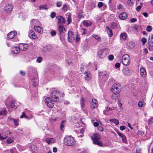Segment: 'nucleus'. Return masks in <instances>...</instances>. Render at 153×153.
<instances>
[{
    "mask_svg": "<svg viewBox=\"0 0 153 153\" xmlns=\"http://www.w3.org/2000/svg\"><path fill=\"white\" fill-rule=\"evenodd\" d=\"M64 95V93L58 91H54L52 92L51 94V97L55 102H58L59 101V97H63Z\"/></svg>",
    "mask_w": 153,
    "mask_h": 153,
    "instance_id": "obj_1",
    "label": "nucleus"
},
{
    "mask_svg": "<svg viewBox=\"0 0 153 153\" xmlns=\"http://www.w3.org/2000/svg\"><path fill=\"white\" fill-rule=\"evenodd\" d=\"M64 141L65 144L68 146H73L76 142L74 138L71 136H69L65 137Z\"/></svg>",
    "mask_w": 153,
    "mask_h": 153,
    "instance_id": "obj_2",
    "label": "nucleus"
},
{
    "mask_svg": "<svg viewBox=\"0 0 153 153\" xmlns=\"http://www.w3.org/2000/svg\"><path fill=\"white\" fill-rule=\"evenodd\" d=\"M92 139L93 140L94 143L95 144H97L101 146H102V144L101 141H99L101 138V136L98 133H95Z\"/></svg>",
    "mask_w": 153,
    "mask_h": 153,
    "instance_id": "obj_3",
    "label": "nucleus"
},
{
    "mask_svg": "<svg viewBox=\"0 0 153 153\" xmlns=\"http://www.w3.org/2000/svg\"><path fill=\"white\" fill-rule=\"evenodd\" d=\"M121 88V87L120 84L115 83L113 85L111 91L114 94H118L120 91Z\"/></svg>",
    "mask_w": 153,
    "mask_h": 153,
    "instance_id": "obj_4",
    "label": "nucleus"
},
{
    "mask_svg": "<svg viewBox=\"0 0 153 153\" xmlns=\"http://www.w3.org/2000/svg\"><path fill=\"white\" fill-rule=\"evenodd\" d=\"M130 57L128 54H125L122 56V62L123 65L126 66L129 65L130 62Z\"/></svg>",
    "mask_w": 153,
    "mask_h": 153,
    "instance_id": "obj_5",
    "label": "nucleus"
},
{
    "mask_svg": "<svg viewBox=\"0 0 153 153\" xmlns=\"http://www.w3.org/2000/svg\"><path fill=\"white\" fill-rule=\"evenodd\" d=\"M45 103L48 107L49 108H52L54 105V101L51 100L50 97H47L45 100Z\"/></svg>",
    "mask_w": 153,
    "mask_h": 153,
    "instance_id": "obj_6",
    "label": "nucleus"
},
{
    "mask_svg": "<svg viewBox=\"0 0 153 153\" xmlns=\"http://www.w3.org/2000/svg\"><path fill=\"white\" fill-rule=\"evenodd\" d=\"M148 42L149 45V49L150 51H153V35L151 34L149 35Z\"/></svg>",
    "mask_w": 153,
    "mask_h": 153,
    "instance_id": "obj_7",
    "label": "nucleus"
},
{
    "mask_svg": "<svg viewBox=\"0 0 153 153\" xmlns=\"http://www.w3.org/2000/svg\"><path fill=\"white\" fill-rule=\"evenodd\" d=\"M63 26V25H59L58 27V30L60 33V39H61L62 37L64 36V34L65 32V28Z\"/></svg>",
    "mask_w": 153,
    "mask_h": 153,
    "instance_id": "obj_8",
    "label": "nucleus"
},
{
    "mask_svg": "<svg viewBox=\"0 0 153 153\" xmlns=\"http://www.w3.org/2000/svg\"><path fill=\"white\" fill-rule=\"evenodd\" d=\"M12 134V133L11 132L9 131H7L5 132L4 136H1L0 134V140H4L9 136H11Z\"/></svg>",
    "mask_w": 153,
    "mask_h": 153,
    "instance_id": "obj_9",
    "label": "nucleus"
},
{
    "mask_svg": "<svg viewBox=\"0 0 153 153\" xmlns=\"http://www.w3.org/2000/svg\"><path fill=\"white\" fill-rule=\"evenodd\" d=\"M13 8L12 6L10 4H8L4 7V10L7 13H10L11 11Z\"/></svg>",
    "mask_w": 153,
    "mask_h": 153,
    "instance_id": "obj_10",
    "label": "nucleus"
},
{
    "mask_svg": "<svg viewBox=\"0 0 153 153\" xmlns=\"http://www.w3.org/2000/svg\"><path fill=\"white\" fill-rule=\"evenodd\" d=\"M28 36L29 37L32 39H38V37L36 35L34 32L32 30L29 32Z\"/></svg>",
    "mask_w": 153,
    "mask_h": 153,
    "instance_id": "obj_11",
    "label": "nucleus"
},
{
    "mask_svg": "<svg viewBox=\"0 0 153 153\" xmlns=\"http://www.w3.org/2000/svg\"><path fill=\"white\" fill-rule=\"evenodd\" d=\"M20 50L22 51H26L28 48V46L26 44H20L19 46Z\"/></svg>",
    "mask_w": 153,
    "mask_h": 153,
    "instance_id": "obj_12",
    "label": "nucleus"
},
{
    "mask_svg": "<svg viewBox=\"0 0 153 153\" xmlns=\"http://www.w3.org/2000/svg\"><path fill=\"white\" fill-rule=\"evenodd\" d=\"M93 105L91 106V108L94 109L96 108L98 106V102L95 99H93L92 100Z\"/></svg>",
    "mask_w": 153,
    "mask_h": 153,
    "instance_id": "obj_13",
    "label": "nucleus"
},
{
    "mask_svg": "<svg viewBox=\"0 0 153 153\" xmlns=\"http://www.w3.org/2000/svg\"><path fill=\"white\" fill-rule=\"evenodd\" d=\"M56 18L58 19V23H59L60 24H64L65 23V21L64 19L62 16H58L56 17Z\"/></svg>",
    "mask_w": 153,
    "mask_h": 153,
    "instance_id": "obj_14",
    "label": "nucleus"
},
{
    "mask_svg": "<svg viewBox=\"0 0 153 153\" xmlns=\"http://www.w3.org/2000/svg\"><path fill=\"white\" fill-rule=\"evenodd\" d=\"M52 48V47L51 45H47L44 47L43 51L45 52H49L51 50Z\"/></svg>",
    "mask_w": 153,
    "mask_h": 153,
    "instance_id": "obj_15",
    "label": "nucleus"
},
{
    "mask_svg": "<svg viewBox=\"0 0 153 153\" xmlns=\"http://www.w3.org/2000/svg\"><path fill=\"white\" fill-rule=\"evenodd\" d=\"M140 75L143 77H145L146 75V69L144 68H142L140 69Z\"/></svg>",
    "mask_w": 153,
    "mask_h": 153,
    "instance_id": "obj_16",
    "label": "nucleus"
},
{
    "mask_svg": "<svg viewBox=\"0 0 153 153\" xmlns=\"http://www.w3.org/2000/svg\"><path fill=\"white\" fill-rule=\"evenodd\" d=\"M119 18L122 20H125L127 17V14L125 12H122L119 16Z\"/></svg>",
    "mask_w": 153,
    "mask_h": 153,
    "instance_id": "obj_17",
    "label": "nucleus"
},
{
    "mask_svg": "<svg viewBox=\"0 0 153 153\" xmlns=\"http://www.w3.org/2000/svg\"><path fill=\"white\" fill-rule=\"evenodd\" d=\"M98 56L101 58H103L105 56L104 51L102 50H99L97 52Z\"/></svg>",
    "mask_w": 153,
    "mask_h": 153,
    "instance_id": "obj_18",
    "label": "nucleus"
},
{
    "mask_svg": "<svg viewBox=\"0 0 153 153\" xmlns=\"http://www.w3.org/2000/svg\"><path fill=\"white\" fill-rule=\"evenodd\" d=\"M20 50L19 47H13L11 48L12 52L15 54L18 53L19 52Z\"/></svg>",
    "mask_w": 153,
    "mask_h": 153,
    "instance_id": "obj_19",
    "label": "nucleus"
},
{
    "mask_svg": "<svg viewBox=\"0 0 153 153\" xmlns=\"http://www.w3.org/2000/svg\"><path fill=\"white\" fill-rule=\"evenodd\" d=\"M68 39L69 42H71L74 38L73 33L71 31H69L68 33Z\"/></svg>",
    "mask_w": 153,
    "mask_h": 153,
    "instance_id": "obj_20",
    "label": "nucleus"
},
{
    "mask_svg": "<svg viewBox=\"0 0 153 153\" xmlns=\"http://www.w3.org/2000/svg\"><path fill=\"white\" fill-rule=\"evenodd\" d=\"M45 141L48 144H52L55 143V140L53 138H47Z\"/></svg>",
    "mask_w": 153,
    "mask_h": 153,
    "instance_id": "obj_21",
    "label": "nucleus"
},
{
    "mask_svg": "<svg viewBox=\"0 0 153 153\" xmlns=\"http://www.w3.org/2000/svg\"><path fill=\"white\" fill-rule=\"evenodd\" d=\"M15 34L14 32L11 31L7 34V37L9 39H11L14 37Z\"/></svg>",
    "mask_w": 153,
    "mask_h": 153,
    "instance_id": "obj_22",
    "label": "nucleus"
},
{
    "mask_svg": "<svg viewBox=\"0 0 153 153\" xmlns=\"http://www.w3.org/2000/svg\"><path fill=\"white\" fill-rule=\"evenodd\" d=\"M106 30H107L109 36L110 37H111L113 35V33L112 30L110 29L108 26H106Z\"/></svg>",
    "mask_w": 153,
    "mask_h": 153,
    "instance_id": "obj_23",
    "label": "nucleus"
},
{
    "mask_svg": "<svg viewBox=\"0 0 153 153\" xmlns=\"http://www.w3.org/2000/svg\"><path fill=\"white\" fill-rule=\"evenodd\" d=\"M85 75H86L85 76V79L87 80H89L91 78V75L89 72H86L85 73Z\"/></svg>",
    "mask_w": 153,
    "mask_h": 153,
    "instance_id": "obj_24",
    "label": "nucleus"
},
{
    "mask_svg": "<svg viewBox=\"0 0 153 153\" xmlns=\"http://www.w3.org/2000/svg\"><path fill=\"white\" fill-rule=\"evenodd\" d=\"M117 132L118 135L122 138L123 142H126V138L125 136L123 133L119 132L118 131Z\"/></svg>",
    "mask_w": 153,
    "mask_h": 153,
    "instance_id": "obj_25",
    "label": "nucleus"
},
{
    "mask_svg": "<svg viewBox=\"0 0 153 153\" xmlns=\"http://www.w3.org/2000/svg\"><path fill=\"white\" fill-rule=\"evenodd\" d=\"M123 74L126 75H129L131 74L130 70L127 68H124L123 70Z\"/></svg>",
    "mask_w": 153,
    "mask_h": 153,
    "instance_id": "obj_26",
    "label": "nucleus"
},
{
    "mask_svg": "<svg viewBox=\"0 0 153 153\" xmlns=\"http://www.w3.org/2000/svg\"><path fill=\"white\" fill-rule=\"evenodd\" d=\"M34 28L39 33H40L42 32L43 30L42 28L39 26H35Z\"/></svg>",
    "mask_w": 153,
    "mask_h": 153,
    "instance_id": "obj_27",
    "label": "nucleus"
},
{
    "mask_svg": "<svg viewBox=\"0 0 153 153\" xmlns=\"http://www.w3.org/2000/svg\"><path fill=\"white\" fill-rule=\"evenodd\" d=\"M127 34L126 33H121L120 35V39L122 40H126Z\"/></svg>",
    "mask_w": 153,
    "mask_h": 153,
    "instance_id": "obj_28",
    "label": "nucleus"
},
{
    "mask_svg": "<svg viewBox=\"0 0 153 153\" xmlns=\"http://www.w3.org/2000/svg\"><path fill=\"white\" fill-rule=\"evenodd\" d=\"M91 37L94 38L98 42H100L101 41V38L100 37L97 36L96 34H93L91 36Z\"/></svg>",
    "mask_w": 153,
    "mask_h": 153,
    "instance_id": "obj_29",
    "label": "nucleus"
},
{
    "mask_svg": "<svg viewBox=\"0 0 153 153\" xmlns=\"http://www.w3.org/2000/svg\"><path fill=\"white\" fill-rule=\"evenodd\" d=\"M113 108V109H112V108H110L109 107H107V109H106V110H104L103 111V114H104L105 115H108V114L106 113V112L108 111H109L110 110H114V108Z\"/></svg>",
    "mask_w": 153,
    "mask_h": 153,
    "instance_id": "obj_30",
    "label": "nucleus"
},
{
    "mask_svg": "<svg viewBox=\"0 0 153 153\" xmlns=\"http://www.w3.org/2000/svg\"><path fill=\"white\" fill-rule=\"evenodd\" d=\"M83 24L87 27L91 25V22L89 21H84Z\"/></svg>",
    "mask_w": 153,
    "mask_h": 153,
    "instance_id": "obj_31",
    "label": "nucleus"
},
{
    "mask_svg": "<svg viewBox=\"0 0 153 153\" xmlns=\"http://www.w3.org/2000/svg\"><path fill=\"white\" fill-rule=\"evenodd\" d=\"M109 121L111 122H112L114 123V124H115L116 125H117L119 124V122L118 120L115 119H110Z\"/></svg>",
    "mask_w": 153,
    "mask_h": 153,
    "instance_id": "obj_32",
    "label": "nucleus"
},
{
    "mask_svg": "<svg viewBox=\"0 0 153 153\" xmlns=\"http://www.w3.org/2000/svg\"><path fill=\"white\" fill-rule=\"evenodd\" d=\"M65 121L62 120L60 126V129L61 130H62V128L65 126Z\"/></svg>",
    "mask_w": 153,
    "mask_h": 153,
    "instance_id": "obj_33",
    "label": "nucleus"
},
{
    "mask_svg": "<svg viewBox=\"0 0 153 153\" xmlns=\"http://www.w3.org/2000/svg\"><path fill=\"white\" fill-rule=\"evenodd\" d=\"M15 100H13L11 101L10 104V107L11 108H14L16 106L15 105Z\"/></svg>",
    "mask_w": 153,
    "mask_h": 153,
    "instance_id": "obj_34",
    "label": "nucleus"
},
{
    "mask_svg": "<svg viewBox=\"0 0 153 153\" xmlns=\"http://www.w3.org/2000/svg\"><path fill=\"white\" fill-rule=\"evenodd\" d=\"M83 100H84V99H83V98L82 97L81 98L80 103L81 107L82 109L83 108V107L84 106V104L83 103Z\"/></svg>",
    "mask_w": 153,
    "mask_h": 153,
    "instance_id": "obj_35",
    "label": "nucleus"
},
{
    "mask_svg": "<svg viewBox=\"0 0 153 153\" xmlns=\"http://www.w3.org/2000/svg\"><path fill=\"white\" fill-rule=\"evenodd\" d=\"M68 8V6L66 4H64L62 8V10L64 11H67Z\"/></svg>",
    "mask_w": 153,
    "mask_h": 153,
    "instance_id": "obj_36",
    "label": "nucleus"
},
{
    "mask_svg": "<svg viewBox=\"0 0 153 153\" xmlns=\"http://www.w3.org/2000/svg\"><path fill=\"white\" fill-rule=\"evenodd\" d=\"M6 111L4 109L0 110V115H3L6 114Z\"/></svg>",
    "mask_w": 153,
    "mask_h": 153,
    "instance_id": "obj_37",
    "label": "nucleus"
},
{
    "mask_svg": "<svg viewBox=\"0 0 153 153\" xmlns=\"http://www.w3.org/2000/svg\"><path fill=\"white\" fill-rule=\"evenodd\" d=\"M107 73L105 71L100 72L99 73V75L100 76H104L106 75Z\"/></svg>",
    "mask_w": 153,
    "mask_h": 153,
    "instance_id": "obj_38",
    "label": "nucleus"
},
{
    "mask_svg": "<svg viewBox=\"0 0 153 153\" xmlns=\"http://www.w3.org/2000/svg\"><path fill=\"white\" fill-rule=\"evenodd\" d=\"M14 121V124L16 126H17L18 125V119H13Z\"/></svg>",
    "mask_w": 153,
    "mask_h": 153,
    "instance_id": "obj_39",
    "label": "nucleus"
},
{
    "mask_svg": "<svg viewBox=\"0 0 153 153\" xmlns=\"http://www.w3.org/2000/svg\"><path fill=\"white\" fill-rule=\"evenodd\" d=\"M67 21L68 22V25H69L71 22V16L69 14L68 15V18Z\"/></svg>",
    "mask_w": 153,
    "mask_h": 153,
    "instance_id": "obj_40",
    "label": "nucleus"
},
{
    "mask_svg": "<svg viewBox=\"0 0 153 153\" xmlns=\"http://www.w3.org/2000/svg\"><path fill=\"white\" fill-rule=\"evenodd\" d=\"M117 94H114L111 96V98L113 99H116L118 98V96L117 95Z\"/></svg>",
    "mask_w": 153,
    "mask_h": 153,
    "instance_id": "obj_41",
    "label": "nucleus"
},
{
    "mask_svg": "<svg viewBox=\"0 0 153 153\" xmlns=\"http://www.w3.org/2000/svg\"><path fill=\"white\" fill-rule=\"evenodd\" d=\"M141 41L143 43V45H144L147 42V40L145 38H143L141 39Z\"/></svg>",
    "mask_w": 153,
    "mask_h": 153,
    "instance_id": "obj_42",
    "label": "nucleus"
},
{
    "mask_svg": "<svg viewBox=\"0 0 153 153\" xmlns=\"http://www.w3.org/2000/svg\"><path fill=\"white\" fill-rule=\"evenodd\" d=\"M25 117L26 118H28V117L27 116H26V115L25 113L24 112H23L22 113V115L20 117V118H22L23 117Z\"/></svg>",
    "mask_w": 153,
    "mask_h": 153,
    "instance_id": "obj_43",
    "label": "nucleus"
},
{
    "mask_svg": "<svg viewBox=\"0 0 153 153\" xmlns=\"http://www.w3.org/2000/svg\"><path fill=\"white\" fill-rule=\"evenodd\" d=\"M152 30V27L149 25H148L147 26L146 28V30L147 31L150 32Z\"/></svg>",
    "mask_w": 153,
    "mask_h": 153,
    "instance_id": "obj_44",
    "label": "nucleus"
},
{
    "mask_svg": "<svg viewBox=\"0 0 153 153\" xmlns=\"http://www.w3.org/2000/svg\"><path fill=\"white\" fill-rule=\"evenodd\" d=\"M103 6V3L101 2H99L97 4V6L99 8H100Z\"/></svg>",
    "mask_w": 153,
    "mask_h": 153,
    "instance_id": "obj_45",
    "label": "nucleus"
},
{
    "mask_svg": "<svg viewBox=\"0 0 153 153\" xmlns=\"http://www.w3.org/2000/svg\"><path fill=\"white\" fill-rule=\"evenodd\" d=\"M56 6L58 7H60L62 4V3L61 1L57 2L56 3Z\"/></svg>",
    "mask_w": 153,
    "mask_h": 153,
    "instance_id": "obj_46",
    "label": "nucleus"
},
{
    "mask_svg": "<svg viewBox=\"0 0 153 153\" xmlns=\"http://www.w3.org/2000/svg\"><path fill=\"white\" fill-rule=\"evenodd\" d=\"M13 140L12 139L9 138L7 139V142L8 143H11L13 142Z\"/></svg>",
    "mask_w": 153,
    "mask_h": 153,
    "instance_id": "obj_47",
    "label": "nucleus"
},
{
    "mask_svg": "<svg viewBox=\"0 0 153 153\" xmlns=\"http://www.w3.org/2000/svg\"><path fill=\"white\" fill-rule=\"evenodd\" d=\"M97 128H98V130L99 131L101 132L103 131V128L101 126H98Z\"/></svg>",
    "mask_w": 153,
    "mask_h": 153,
    "instance_id": "obj_48",
    "label": "nucleus"
},
{
    "mask_svg": "<svg viewBox=\"0 0 153 153\" xmlns=\"http://www.w3.org/2000/svg\"><path fill=\"white\" fill-rule=\"evenodd\" d=\"M56 15V14L54 12H53L51 14L50 16L51 18H53L55 17Z\"/></svg>",
    "mask_w": 153,
    "mask_h": 153,
    "instance_id": "obj_49",
    "label": "nucleus"
},
{
    "mask_svg": "<svg viewBox=\"0 0 153 153\" xmlns=\"http://www.w3.org/2000/svg\"><path fill=\"white\" fill-rule=\"evenodd\" d=\"M42 58L40 56L38 57L37 59V61L39 63H40L42 61Z\"/></svg>",
    "mask_w": 153,
    "mask_h": 153,
    "instance_id": "obj_50",
    "label": "nucleus"
},
{
    "mask_svg": "<svg viewBox=\"0 0 153 153\" xmlns=\"http://www.w3.org/2000/svg\"><path fill=\"white\" fill-rule=\"evenodd\" d=\"M108 59L110 60H112L114 59V56L112 55H110L108 57Z\"/></svg>",
    "mask_w": 153,
    "mask_h": 153,
    "instance_id": "obj_51",
    "label": "nucleus"
},
{
    "mask_svg": "<svg viewBox=\"0 0 153 153\" xmlns=\"http://www.w3.org/2000/svg\"><path fill=\"white\" fill-rule=\"evenodd\" d=\"M51 35L52 36H54L56 35V32L54 30H52L51 32Z\"/></svg>",
    "mask_w": 153,
    "mask_h": 153,
    "instance_id": "obj_52",
    "label": "nucleus"
},
{
    "mask_svg": "<svg viewBox=\"0 0 153 153\" xmlns=\"http://www.w3.org/2000/svg\"><path fill=\"white\" fill-rule=\"evenodd\" d=\"M126 129V127L124 126H120V129L121 131H123Z\"/></svg>",
    "mask_w": 153,
    "mask_h": 153,
    "instance_id": "obj_53",
    "label": "nucleus"
},
{
    "mask_svg": "<svg viewBox=\"0 0 153 153\" xmlns=\"http://www.w3.org/2000/svg\"><path fill=\"white\" fill-rule=\"evenodd\" d=\"M91 5L92 7V8H94L95 7L96 4L95 2H92L91 4Z\"/></svg>",
    "mask_w": 153,
    "mask_h": 153,
    "instance_id": "obj_54",
    "label": "nucleus"
},
{
    "mask_svg": "<svg viewBox=\"0 0 153 153\" xmlns=\"http://www.w3.org/2000/svg\"><path fill=\"white\" fill-rule=\"evenodd\" d=\"M40 10H44V9H47V8L45 7V6L42 5L41 6L39 7Z\"/></svg>",
    "mask_w": 153,
    "mask_h": 153,
    "instance_id": "obj_55",
    "label": "nucleus"
},
{
    "mask_svg": "<svg viewBox=\"0 0 153 153\" xmlns=\"http://www.w3.org/2000/svg\"><path fill=\"white\" fill-rule=\"evenodd\" d=\"M138 105L139 107H141L143 105V102L141 101L139 102L138 103Z\"/></svg>",
    "mask_w": 153,
    "mask_h": 153,
    "instance_id": "obj_56",
    "label": "nucleus"
},
{
    "mask_svg": "<svg viewBox=\"0 0 153 153\" xmlns=\"http://www.w3.org/2000/svg\"><path fill=\"white\" fill-rule=\"evenodd\" d=\"M123 8V5H122L120 4H119V5L117 6V9L118 10H120L122 9Z\"/></svg>",
    "mask_w": 153,
    "mask_h": 153,
    "instance_id": "obj_57",
    "label": "nucleus"
},
{
    "mask_svg": "<svg viewBox=\"0 0 153 153\" xmlns=\"http://www.w3.org/2000/svg\"><path fill=\"white\" fill-rule=\"evenodd\" d=\"M80 39V38L79 37L78 35H77L76 36V42H78L79 41Z\"/></svg>",
    "mask_w": 153,
    "mask_h": 153,
    "instance_id": "obj_58",
    "label": "nucleus"
},
{
    "mask_svg": "<svg viewBox=\"0 0 153 153\" xmlns=\"http://www.w3.org/2000/svg\"><path fill=\"white\" fill-rule=\"evenodd\" d=\"M142 14L146 18L148 17V14L147 13H143Z\"/></svg>",
    "mask_w": 153,
    "mask_h": 153,
    "instance_id": "obj_59",
    "label": "nucleus"
},
{
    "mask_svg": "<svg viewBox=\"0 0 153 153\" xmlns=\"http://www.w3.org/2000/svg\"><path fill=\"white\" fill-rule=\"evenodd\" d=\"M115 66L116 68H118L120 66V64L119 63H116L115 64Z\"/></svg>",
    "mask_w": 153,
    "mask_h": 153,
    "instance_id": "obj_60",
    "label": "nucleus"
},
{
    "mask_svg": "<svg viewBox=\"0 0 153 153\" xmlns=\"http://www.w3.org/2000/svg\"><path fill=\"white\" fill-rule=\"evenodd\" d=\"M136 19L134 18H132L131 19L130 21L131 22L133 23L136 21Z\"/></svg>",
    "mask_w": 153,
    "mask_h": 153,
    "instance_id": "obj_61",
    "label": "nucleus"
},
{
    "mask_svg": "<svg viewBox=\"0 0 153 153\" xmlns=\"http://www.w3.org/2000/svg\"><path fill=\"white\" fill-rule=\"evenodd\" d=\"M93 125H94V126L95 127H98V126H99V123L97 122H94L93 123Z\"/></svg>",
    "mask_w": 153,
    "mask_h": 153,
    "instance_id": "obj_62",
    "label": "nucleus"
},
{
    "mask_svg": "<svg viewBox=\"0 0 153 153\" xmlns=\"http://www.w3.org/2000/svg\"><path fill=\"white\" fill-rule=\"evenodd\" d=\"M153 122V118H150L149 120V123H152Z\"/></svg>",
    "mask_w": 153,
    "mask_h": 153,
    "instance_id": "obj_63",
    "label": "nucleus"
},
{
    "mask_svg": "<svg viewBox=\"0 0 153 153\" xmlns=\"http://www.w3.org/2000/svg\"><path fill=\"white\" fill-rule=\"evenodd\" d=\"M138 133L139 134H140L141 135H143L144 134V132L138 130Z\"/></svg>",
    "mask_w": 153,
    "mask_h": 153,
    "instance_id": "obj_64",
    "label": "nucleus"
}]
</instances>
